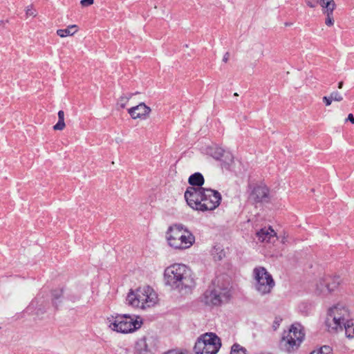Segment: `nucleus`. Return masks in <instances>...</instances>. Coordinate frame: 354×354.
Returning <instances> with one entry per match:
<instances>
[{
  "label": "nucleus",
  "mask_w": 354,
  "mask_h": 354,
  "mask_svg": "<svg viewBox=\"0 0 354 354\" xmlns=\"http://www.w3.org/2000/svg\"><path fill=\"white\" fill-rule=\"evenodd\" d=\"M131 97V95H130L129 97L123 95L120 97L119 101H120V105L121 108L125 107L126 103L129 101V100L130 99Z\"/></svg>",
  "instance_id": "nucleus-27"
},
{
  "label": "nucleus",
  "mask_w": 354,
  "mask_h": 354,
  "mask_svg": "<svg viewBox=\"0 0 354 354\" xmlns=\"http://www.w3.org/2000/svg\"><path fill=\"white\" fill-rule=\"evenodd\" d=\"M185 198L192 209L205 212L214 210L220 205L221 195L212 189L188 187Z\"/></svg>",
  "instance_id": "nucleus-1"
},
{
  "label": "nucleus",
  "mask_w": 354,
  "mask_h": 354,
  "mask_svg": "<svg viewBox=\"0 0 354 354\" xmlns=\"http://www.w3.org/2000/svg\"><path fill=\"white\" fill-rule=\"evenodd\" d=\"M324 282L326 283V290L320 289L324 294H328L334 291L339 285V277L337 276H328L324 277Z\"/></svg>",
  "instance_id": "nucleus-16"
},
{
  "label": "nucleus",
  "mask_w": 354,
  "mask_h": 354,
  "mask_svg": "<svg viewBox=\"0 0 354 354\" xmlns=\"http://www.w3.org/2000/svg\"><path fill=\"white\" fill-rule=\"evenodd\" d=\"M269 190L266 186L257 185L250 193V198L255 203H261L268 198Z\"/></svg>",
  "instance_id": "nucleus-14"
},
{
  "label": "nucleus",
  "mask_w": 354,
  "mask_h": 354,
  "mask_svg": "<svg viewBox=\"0 0 354 354\" xmlns=\"http://www.w3.org/2000/svg\"><path fill=\"white\" fill-rule=\"evenodd\" d=\"M164 354H185L181 351H174V350H171V351H169L166 353H165Z\"/></svg>",
  "instance_id": "nucleus-33"
},
{
  "label": "nucleus",
  "mask_w": 354,
  "mask_h": 354,
  "mask_svg": "<svg viewBox=\"0 0 354 354\" xmlns=\"http://www.w3.org/2000/svg\"><path fill=\"white\" fill-rule=\"evenodd\" d=\"M342 86H343V82H339L338 83V88H342Z\"/></svg>",
  "instance_id": "nucleus-36"
},
{
  "label": "nucleus",
  "mask_w": 354,
  "mask_h": 354,
  "mask_svg": "<svg viewBox=\"0 0 354 354\" xmlns=\"http://www.w3.org/2000/svg\"><path fill=\"white\" fill-rule=\"evenodd\" d=\"M94 0H81L80 4L82 7H87L93 4Z\"/></svg>",
  "instance_id": "nucleus-30"
},
{
  "label": "nucleus",
  "mask_w": 354,
  "mask_h": 354,
  "mask_svg": "<svg viewBox=\"0 0 354 354\" xmlns=\"http://www.w3.org/2000/svg\"><path fill=\"white\" fill-rule=\"evenodd\" d=\"M255 279L254 287L261 295L270 293L274 286L272 275L263 267L255 268L253 270Z\"/></svg>",
  "instance_id": "nucleus-10"
},
{
  "label": "nucleus",
  "mask_w": 354,
  "mask_h": 354,
  "mask_svg": "<svg viewBox=\"0 0 354 354\" xmlns=\"http://www.w3.org/2000/svg\"><path fill=\"white\" fill-rule=\"evenodd\" d=\"M151 111V108L147 106L144 102H140L139 104L128 109V113L133 120H146L149 117Z\"/></svg>",
  "instance_id": "nucleus-11"
},
{
  "label": "nucleus",
  "mask_w": 354,
  "mask_h": 354,
  "mask_svg": "<svg viewBox=\"0 0 354 354\" xmlns=\"http://www.w3.org/2000/svg\"><path fill=\"white\" fill-rule=\"evenodd\" d=\"M208 153L214 159L223 160L228 165L233 162L234 157L232 154L217 146L210 147L208 150Z\"/></svg>",
  "instance_id": "nucleus-13"
},
{
  "label": "nucleus",
  "mask_w": 354,
  "mask_h": 354,
  "mask_svg": "<svg viewBox=\"0 0 354 354\" xmlns=\"http://www.w3.org/2000/svg\"><path fill=\"white\" fill-rule=\"evenodd\" d=\"M347 120L350 121L352 124H354V116L352 113L348 114Z\"/></svg>",
  "instance_id": "nucleus-35"
},
{
  "label": "nucleus",
  "mask_w": 354,
  "mask_h": 354,
  "mask_svg": "<svg viewBox=\"0 0 354 354\" xmlns=\"http://www.w3.org/2000/svg\"><path fill=\"white\" fill-rule=\"evenodd\" d=\"M3 24V21H0V26Z\"/></svg>",
  "instance_id": "nucleus-39"
},
{
  "label": "nucleus",
  "mask_w": 354,
  "mask_h": 354,
  "mask_svg": "<svg viewBox=\"0 0 354 354\" xmlns=\"http://www.w3.org/2000/svg\"><path fill=\"white\" fill-rule=\"evenodd\" d=\"M156 300V293L149 286L139 288L136 292L131 291L127 297L129 305L142 309L153 306Z\"/></svg>",
  "instance_id": "nucleus-5"
},
{
  "label": "nucleus",
  "mask_w": 354,
  "mask_h": 354,
  "mask_svg": "<svg viewBox=\"0 0 354 354\" xmlns=\"http://www.w3.org/2000/svg\"><path fill=\"white\" fill-rule=\"evenodd\" d=\"M27 16H35V11L32 8H28L26 10Z\"/></svg>",
  "instance_id": "nucleus-32"
},
{
  "label": "nucleus",
  "mask_w": 354,
  "mask_h": 354,
  "mask_svg": "<svg viewBox=\"0 0 354 354\" xmlns=\"http://www.w3.org/2000/svg\"><path fill=\"white\" fill-rule=\"evenodd\" d=\"M169 245L176 250H185L190 248L195 241V237L182 224L169 226L166 232Z\"/></svg>",
  "instance_id": "nucleus-3"
},
{
  "label": "nucleus",
  "mask_w": 354,
  "mask_h": 354,
  "mask_svg": "<svg viewBox=\"0 0 354 354\" xmlns=\"http://www.w3.org/2000/svg\"><path fill=\"white\" fill-rule=\"evenodd\" d=\"M330 96L332 99V101L334 100V101L340 102L343 100V97L341 95V94L337 91L333 92Z\"/></svg>",
  "instance_id": "nucleus-26"
},
{
  "label": "nucleus",
  "mask_w": 354,
  "mask_h": 354,
  "mask_svg": "<svg viewBox=\"0 0 354 354\" xmlns=\"http://www.w3.org/2000/svg\"><path fill=\"white\" fill-rule=\"evenodd\" d=\"M222 251L221 252V254H219L218 259L221 260L222 259Z\"/></svg>",
  "instance_id": "nucleus-38"
},
{
  "label": "nucleus",
  "mask_w": 354,
  "mask_h": 354,
  "mask_svg": "<svg viewBox=\"0 0 354 354\" xmlns=\"http://www.w3.org/2000/svg\"><path fill=\"white\" fill-rule=\"evenodd\" d=\"M62 294H63L62 289L54 290L52 292L53 303L56 308H57V300L59 299L62 296Z\"/></svg>",
  "instance_id": "nucleus-24"
},
{
  "label": "nucleus",
  "mask_w": 354,
  "mask_h": 354,
  "mask_svg": "<svg viewBox=\"0 0 354 354\" xmlns=\"http://www.w3.org/2000/svg\"><path fill=\"white\" fill-rule=\"evenodd\" d=\"M324 278L321 279L319 283L317 284L316 292L319 295H324L323 292H320V289L326 290V283L324 282Z\"/></svg>",
  "instance_id": "nucleus-25"
},
{
  "label": "nucleus",
  "mask_w": 354,
  "mask_h": 354,
  "mask_svg": "<svg viewBox=\"0 0 354 354\" xmlns=\"http://www.w3.org/2000/svg\"><path fill=\"white\" fill-rule=\"evenodd\" d=\"M153 340L152 337H143L139 339L135 346V350L138 354H147L151 351L152 343Z\"/></svg>",
  "instance_id": "nucleus-15"
},
{
  "label": "nucleus",
  "mask_w": 354,
  "mask_h": 354,
  "mask_svg": "<svg viewBox=\"0 0 354 354\" xmlns=\"http://www.w3.org/2000/svg\"><path fill=\"white\" fill-rule=\"evenodd\" d=\"M349 316L348 308L344 304H337L328 310L325 323L328 329L342 330V324L349 320Z\"/></svg>",
  "instance_id": "nucleus-8"
},
{
  "label": "nucleus",
  "mask_w": 354,
  "mask_h": 354,
  "mask_svg": "<svg viewBox=\"0 0 354 354\" xmlns=\"http://www.w3.org/2000/svg\"><path fill=\"white\" fill-rule=\"evenodd\" d=\"M77 31V26L72 25L65 29H59L57 34L61 37L73 35Z\"/></svg>",
  "instance_id": "nucleus-20"
},
{
  "label": "nucleus",
  "mask_w": 354,
  "mask_h": 354,
  "mask_svg": "<svg viewBox=\"0 0 354 354\" xmlns=\"http://www.w3.org/2000/svg\"><path fill=\"white\" fill-rule=\"evenodd\" d=\"M286 241H287L286 237V236H283V239H282L281 242H282L283 243H285Z\"/></svg>",
  "instance_id": "nucleus-37"
},
{
  "label": "nucleus",
  "mask_w": 354,
  "mask_h": 354,
  "mask_svg": "<svg viewBox=\"0 0 354 354\" xmlns=\"http://www.w3.org/2000/svg\"><path fill=\"white\" fill-rule=\"evenodd\" d=\"M345 329L346 335L348 338L354 337V320L349 319L342 324Z\"/></svg>",
  "instance_id": "nucleus-19"
},
{
  "label": "nucleus",
  "mask_w": 354,
  "mask_h": 354,
  "mask_svg": "<svg viewBox=\"0 0 354 354\" xmlns=\"http://www.w3.org/2000/svg\"><path fill=\"white\" fill-rule=\"evenodd\" d=\"M188 182L192 187H195V186H196L197 187H202L205 180L203 176L201 173L196 172L189 176Z\"/></svg>",
  "instance_id": "nucleus-18"
},
{
  "label": "nucleus",
  "mask_w": 354,
  "mask_h": 354,
  "mask_svg": "<svg viewBox=\"0 0 354 354\" xmlns=\"http://www.w3.org/2000/svg\"><path fill=\"white\" fill-rule=\"evenodd\" d=\"M246 349L239 344H234L231 348L230 354H246Z\"/></svg>",
  "instance_id": "nucleus-23"
},
{
  "label": "nucleus",
  "mask_w": 354,
  "mask_h": 354,
  "mask_svg": "<svg viewBox=\"0 0 354 354\" xmlns=\"http://www.w3.org/2000/svg\"><path fill=\"white\" fill-rule=\"evenodd\" d=\"M306 3L310 8H315L318 4L320 5V0H306Z\"/></svg>",
  "instance_id": "nucleus-28"
},
{
  "label": "nucleus",
  "mask_w": 354,
  "mask_h": 354,
  "mask_svg": "<svg viewBox=\"0 0 354 354\" xmlns=\"http://www.w3.org/2000/svg\"><path fill=\"white\" fill-rule=\"evenodd\" d=\"M276 235V232L270 227L261 229L257 232V236L259 241L261 242H271V239L275 237Z\"/></svg>",
  "instance_id": "nucleus-17"
},
{
  "label": "nucleus",
  "mask_w": 354,
  "mask_h": 354,
  "mask_svg": "<svg viewBox=\"0 0 354 354\" xmlns=\"http://www.w3.org/2000/svg\"><path fill=\"white\" fill-rule=\"evenodd\" d=\"M304 328L299 324H293L288 331H284L279 342L281 350L288 353H293L299 348L304 340Z\"/></svg>",
  "instance_id": "nucleus-4"
},
{
  "label": "nucleus",
  "mask_w": 354,
  "mask_h": 354,
  "mask_svg": "<svg viewBox=\"0 0 354 354\" xmlns=\"http://www.w3.org/2000/svg\"><path fill=\"white\" fill-rule=\"evenodd\" d=\"M64 112L62 110L58 112V122L53 126L54 130H62L65 127Z\"/></svg>",
  "instance_id": "nucleus-21"
},
{
  "label": "nucleus",
  "mask_w": 354,
  "mask_h": 354,
  "mask_svg": "<svg viewBox=\"0 0 354 354\" xmlns=\"http://www.w3.org/2000/svg\"><path fill=\"white\" fill-rule=\"evenodd\" d=\"M142 324V322L138 321L137 317L128 314H118L113 317V321L110 323L109 327L121 333H129L140 328Z\"/></svg>",
  "instance_id": "nucleus-7"
},
{
  "label": "nucleus",
  "mask_w": 354,
  "mask_h": 354,
  "mask_svg": "<svg viewBox=\"0 0 354 354\" xmlns=\"http://www.w3.org/2000/svg\"><path fill=\"white\" fill-rule=\"evenodd\" d=\"M333 349L330 346L324 345L317 350L313 351L310 354H331Z\"/></svg>",
  "instance_id": "nucleus-22"
},
{
  "label": "nucleus",
  "mask_w": 354,
  "mask_h": 354,
  "mask_svg": "<svg viewBox=\"0 0 354 354\" xmlns=\"http://www.w3.org/2000/svg\"><path fill=\"white\" fill-rule=\"evenodd\" d=\"M281 321H282V319L281 317H275V319H274V321L273 322V325H272V327L274 330L279 328Z\"/></svg>",
  "instance_id": "nucleus-29"
},
{
  "label": "nucleus",
  "mask_w": 354,
  "mask_h": 354,
  "mask_svg": "<svg viewBox=\"0 0 354 354\" xmlns=\"http://www.w3.org/2000/svg\"><path fill=\"white\" fill-rule=\"evenodd\" d=\"M221 347V339L214 333L200 335L194 346L196 354H216Z\"/></svg>",
  "instance_id": "nucleus-6"
},
{
  "label": "nucleus",
  "mask_w": 354,
  "mask_h": 354,
  "mask_svg": "<svg viewBox=\"0 0 354 354\" xmlns=\"http://www.w3.org/2000/svg\"><path fill=\"white\" fill-rule=\"evenodd\" d=\"M230 290L228 287L216 286L214 283L204 293V301L207 305L218 306L227 301L230 298Z\"/></svg>",
  "instance_id": "nucleus-9"
},
{
  "label": "nucleus",
  "mask_w": 354,
  "mask_h": 354,
  "mask_svg": "<svg viewBox=\"0 0 354 354\" xmlns=\"http://www.w3.org/2000/svg\"><path fill=\"white\" fill-rule=\"evenodd\" d=\"M229 57H230V53L228 52L225 53V54L224 55V56L223 57V62L226 63L228 61Z\"/></svg>",
  "instance_id": "nucleus-34"
},
{
  "label": "nucleus",
  "mask_w": 354,
  "mask_h": 354,
  "mask_svg": "<svg viewBox=\"0 0 354 354\" xmlns=\"http://www.w3.org/2000/svg\"><path fill=\"white\" fill-rule=\"evenodd\" d=\"M323 101L325 103L326 106H329V105H330V104L332 102V99H331L330 96H329V97L324 96L323 97Z\"/></svg>",
  "instance_id": "nucleus-31"
},
{
  "label": "nucleus",
  "mask_w": 354,
  "mask_h": 354,
  "mask_svg": "<svg viewBox=\"0 0 354 354\" xmlns=\"http://www.w3.org/2000/svg\"><path fill=\"white\" fill-rule=\"evenodd\" d=\"M320 6L323 8V14L326 16L325 24L328 26H332L334 24L333 11L336 8V4L333 0H320Z\"/></svg>",
  "instance_id": "nucleus-12"
},
{
  "label": "nucleus",
  "mask_w": 354,
  "mask_h": 354,
  "mask_svg": "<svg viewBox=\"0 0 354 354\" xmlns=\"http://www.w3.org/2000/svg\"><path fill=\"white\" fill-rule=\"evenodd\" d=\"M165 284L172 289L187 293L195 286V280L190 269L185 264L175 263L167 267L164 272Z\"/></svg>",
  "instance_id": "nucleus-2"
}]
</instances>
